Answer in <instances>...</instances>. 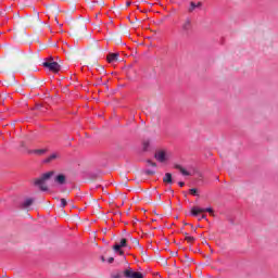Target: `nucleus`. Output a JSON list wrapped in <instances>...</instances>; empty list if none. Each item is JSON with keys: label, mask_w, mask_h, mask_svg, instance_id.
Listing matches in <instances>:
<instances>
[{"label": "nucleus", "mask_w": 278, "mask_h": 278, "mask_svg": "<svg viewBox=\"0 0 278 278\" xmlns=\"http://www.w3.org/2000/svg\"><path fill=\"white\" fill-rule=\"evenodd\" d=\"M55 176V172L50 170L47 172L45 174H42L39 178H35L33 180L34 186H38L39 190H41L42 192H47V190H49V187H47V181H49V179H51V177Z\"/></svg>", "instance_id": "obj_1"}, {"label": "nucleus", "mask_w": 278, "mask_h": 278, "mask_svg": "<svg viewBox=\"0 0 278 278\" xmlns=\"http://www.w3.org/2000/svg\"><path fill=\"white\" fill-rule=\"evenodd\" d=\"M43 66L45 68H48L52 73H60V70L62 68V66L55 61L43 62Z\"/></svg>", "instance_id": "obj_2"}, {"label": "nucleus", "mask_w": 278, "mask_h": 278, "mask_svg": "<svg viewBox=\"0 0 278 278\" xmlns=\"http://www.w3.org/2000/svg\"><path fill=\"white\" fill-rule=\"evenodd\" d=\"M124 277L126 278H144V275L140 271H134L131 268L124 270Z\"/></svg>", "instance_id": "obj_3"}, {"label": "nucleus", "mask_w": 278, "mask_h": 278, "mask_svg": "<svg viewBox=\"0 0 278 278\" xmlns=\"http://www.w3.org/2000/svg\"><path fill=\"white\" fill-rule=\"evenodd\" d=\"M201 8H203V2L191 1L189 3L188 12H189V14H192V12H194V10H201Z\"/></svg>", "instance_id": "obj_4"}, {"label": "nucleus", "mask_w": 278, "mask_h": 278, "mask_svg": "<svg viewBox=\"0 0 278 278\" xmlns=\"http://www.w3.org/2000/svg\"><path fill=\"white\" fill-rule=\"evenodd\" d=\"M181 29L185 34H189L190 30L192 29V22L190 20H186L182 23Z\"/></svg>", "instance_id": "obj_5"}, {"label": "nucleus", "mask_w": 278, "mask_h": 278, "mask_svg": "<svg viewBox=\"0 0 278 278\" xmlns=\"http://www.w3.org/2000/svg\"><path fill=\"white\" fill-rule=\"evenodd\" d=\"M155 160H157V162L164 163L166 162L167 157H166V152L165 151H159L155 153L154 155Z\"/></svg>", "instance_id": "obj_6"}, {"label": "nucleus", "mask_w": 278, "mask_h": 278, "mask_svg": "<svg viewBox=\"0 0 278 278\" xmlns=\"http://www.w3.org/2000/svg\"><path fill=\"white\" fill-rule=\"evenodd\" d=\"M54 181L60 186H64V184H66V176L64 174H59L54 176Z\"/></svg>", "instance_id": "obj_7"}, {"label": "nucleus", "mask_w": 278, "mask_h": 278, "mask_svg": "<svg viewBox=\"0 0 278 278\" xmlns=\"http://www.w3.org/2000/svg\"><path fill=\"white\" fill-rule=\"evenodd\" d=\"M35 23H40V15L36 13L35 17L26 18V25H35Z\"/></svg>", "instance_id": "obj_8"}, {"label": "nucleus", "mask_w": 278, "mask_h": 278, "mask_svg": "<svg viewBox=\"0 0 278 278\" xmlns=\"http://www.w3.org/2000/svg\"><path fill=\"white\" fill-rule=\"evenodd\" d=\"M106 60L110 64H112V62H118V53H110Z\"/></svg>", "instance_id": "obj_9"}, {"label": "nucleus", "mask_w": 278, "mask_h": 278, "mask_svg": "<svg viewBox=\"0 0 278 278\" xmlns=\"http://www.w3.org/2000/svg\"><path fill=\"white\" fill-rule=\"evenodd\" d=\"M48 12H50V14H59L60 12V7L55 5V4H50L48 7Z\"/></svg>", "instance_id": "obj_10"}, {"label": "nucleus", "mask_w": 278, "mask_h": 278, "mask_svg": "<svg viewBox=\"0 0 278 278\" xmlns=\"http://www.w3.org/2000/svg\"><path fill=\"white\" fill-rule=\"evenodd\" d=\"M28 153H30V155H45L47 149L30 150Z\"/></svg>", "instance_id": "obj_11"}, {"label": "nucleus", "mask_w": 278, "mask_h": 278, "mask_svg": "<svg viewBox=\"0 0 278 278\" xmlns=\"http://www.w3.org/2000/svg\"><path fill=\"white\" fill-rule=\"evenodd\" d=\"M205 211L202 207L193 206L191 208V216H197L198 214H203Z\"/></svg>", "instance_id": "obj_12"}, {"label": "nucleus", "mask_w": 278, "mask_h": 278, "mask_svg": "<svg viewBox=\"0 0 278 278\" xmlns=\"http://www.w3.org/2000/svg\"><path fill=\"white\" fill-rule=\"evenodd\" d=\"M174 167L176 168V170H180L181 175H185V177H190V173L186 170V168H184L181 165L177 164Z\"/></svg>", "instance_id": "obj_13"}, {"label": "nucleus", "mask_w": 278, "mask_h": 278, "mask_svg": "<svg viewBox=\"0 0 278 278\" xmlns=\"http://www.w3.org/2000/svg\"><path fill=\"white\" fill-rule=\"evenodd\" d=\"M86 23L81 22L80 24L77 25V31L79 34H86L87 31Z\"/></svg>", "instance_id": "obj_14"}, {"label": "nucleus", "mask_w": 278, "mask_h": 278, "mask_svg": "<svg viewBox=\"0 0 278 278\" xmlns=\"http://www.w3.org/2000/svg\"><path fill=\"white\" fill-rule=\"evenodd\" d=\"M163 182L164 184H173V174L166 173L165 176L163 177Z\"/></svg>", "instance_id": "obj_15"}, {"label": "nucleus", "mask_w": 278, "mask_h": 278, "mask_svg": "<svg viewBox=\"0 0 278 278\" xmlns=\"http://www.w3.org/2000/svg\"><path fill=\"white\" fill-rule=\"evenodd\" d=\"M60 159V154L58 153H52L49 157L46 159V164H49V162H53V160Z\"/></svg>", "instance_id": "obj_16"}, {"label": "nucleus", "mask_w": 278, "mask_h": 278, "mask_svg": "<svg viewBox=\"0 0 278 278\" xmlns=\"http://www.w3.org/2000/svg\"><path fill=\"white\" fill-rule=\"evenodd\" d=\"M182 236H185V240L189 243L192 244V242H194V237L188 235V232H182Z\"/></svg>", "instance_id": "obj_17"}, {"label": "nucleus", "mask_w": 278, "mask_h": 278, "mask_svg": "<svg viewBox=\"0 0 278 278\" xmlns=\"http://www.w3.org/2000/svg\"><path fill=\"white\" fill-rule=\"evenodd\" d=\"M33 203H34V199L28 198V199H26V200L24 201L23 205H24L25 207H29L30 205H33Z\"/></svg>", "instance_id": "obj_18"}, {"label": "nucleus", "mask_w": 278, "mask_h": 278, "mask_svg": "<svg viewBox=\"0 0 278 278\" xmlns=\"http://www.w3.org/2000/svg\"><path fill=\"white\" fill-rule=\"evenodd\" d=\"M190 194H192V197H199V189L197 188H192L189 190Z\"/></svg>", "instance_id": "obj_19"}, {"label": "nucleus", "mask_w": 278, "mask_h": 278, "mask_svg": "<svg viewBox=\"0 0 278 278\" xmlns=\"http://www.w3.org/2000/svg\"><path fill=\"white\" fill-rule=\"evenodd\" d=\"M122 249L127 247V239H122L121 243L118 244Z\"/></svg>", "instance_id": "obj_20"}, {"label": "nucleus", "mask_w": 278, "mask_h": 278, "mask_svg": "<svg viewBox=\"0 0 278 278\" xmlns=\"http://www.w3.org/2000/svg\"><path fill=\"white\" fill-rule=\"evenodd\" d=\"M132 244H136V247H140V241H138V239L136 238H130Z\"/></svg>", "instance_id": "obj_21"}, {"label": "nucleus", "mask_w": 278, "mask_h": 278, "mask_svg": "<svg viewBox=\"0 0 278 278\" xmlns=\"http://www.w3.org/2000/svg\"><path fill=\"white\" fill-rule=\"evenodd\" d=\"M148 166H153L155 168V166H157V164L153 161H147Z\"/></svg>", "instance_id": "obj_22"}, {"label": "nucleus", "mask_w": 278, "mask_h": 278, "mask_svg": "<svg viewBox=\"0 0 278 278\" xmlns=\"http://www.w3.org/2000/svg\"><path fill=\"white\" fill-rule=\"evenodd\" d=\"M121 245L119 244H115L114 247H113V250L116 252V253H118V251H121Z\"/></svg>", "instance_id": "obj_23"}, {"label": "nucleus", "mask_w": 278, "mask_h": 278, "mask_svg": "<svg viewBox=\"0 0 278 278\" xmlns=\"http://www.w3.org/2000/svg\"><path fill=\"white\" fill-rule=\"evenodd\" d=\"M66 199H61V207H66Z\"/></svg>", "instance_id": "obj_24"}, {"label": "nucleus", "mask_w": 278, "mask_h": 278, "mask_svg": "<svg viewBox=\"0 0 278 278\" xmlns=\"http://www.w3.org/2000/svg\"><path fill=\"white\" fill-rule=\"evenodd\" d=\"M204 212H208V214H214V210L212 207L203 208Z\"/></svg>", "instance_id": "obj_25"}, {"label": "nucleus", "mask_w": 278, "mask_h": 278, "mask_svg": "<svg viewBox=\"0 0 278 278\" xmlns=\"http://www.w3.org/2000/svg\"><path fill=\"white\" fill-rule=\"evenodd\" d=\"M146 175H155V172L148 169V170H146Z\"/></svg>", "instance_id": "obj_26"}, {"label": "nucleus", "mask_w": 278, "mask_h": 278, "mask_svg": "<svg viewBox=\"0 0 278 278\" xmlns=\"http://www.w3.org/2000/svg\"><path fill=\"white\" fill-rule=\"evenodd\" d=\"M185 257H186L187 262H189V263L193 262V260L191 257H189L188 255H185Z\"/></svg>", "instance_id": "obj_27"}, {"label": "nucleus", "mask_w": 278, "mask_h": 278, "mask_svg": "<svg viewBox=\"0 0 278 278\" xmlns=\"http://www.w3.org/2000/svg\"><path fill=\"white\" fill-rule=\"evenodd\" d=\"M178 186H180V188H184V186H186V182L179 181V182H178Z\"/></svg>", "instance_id": "obj_28"}, {"label": "nucleus", "mask_w": 278, "mask_h": 278, "mask_svg": "<svg viewBox=\"0 0 278 278\" xmlns=\"http://www.w3.org/2000/svg\"><path fill=\"white\" fill-rule=\"evenodd\" d=\"M170 255H173V257H177V255H179L178 252H170Z\"/></svg>", "instance_id": "obj_29"}, {"label": "nucleus", "mask_w": 278, "mask_h": 278, "mask_svg": "<svg viewBox=\"0 0 278 278\" xmlns=\"http://www.w3.org/2000/svg\"><path fill=\"white\" fill-rule=\"evenodd\" d=\"M108 262H109V264H113L114 263V257H109Z\"/></svg>", "instance_id": "obj_30"}, {"label": "nucleus", "mask_w": 278, "mask_h": 278, "mask_svg": "<svg viewBox=\"0 0 278 278\" xmlns=\"http://www.w3.org/2000/svg\"><path fill=\"white\" fill-rule=\"evenodd\" d=\"M143 147H144V149H147V147H149V141H146V142L143 143Z\"/></svg>", "instance_id": "obj_31"}, {"label": "nucleus", "mask_w": 278, "mask_h": 278, "mask_svg": "<svg viewBox=\"0 0 278 278\" xmlns=\"http://www.w3.org/2000/svg\"><path fill=\"white\" fill-rule=\"evenodd\" d=\"M203 218H206V216L202 215L201 217L198 218V220H203Z\"/></svg>", "instance_id": "obj_32"}, {"label": "nucleus", "mask_w": 278, "mask_h": 278, "mask_svg": "<svg viewBox=\"0 0 278 278\" xmlns=\"http://www.w3.org/2000/svg\"><path fill=\"white\" fill-rule=\"evenodd\" d=\"M117 253H119V255H125V252H123L122 250H119Z\"/></svg>", "instance_id": "obj_33"}, {"label": "nucleus", "mask_w": 278, "mask_h": 278, "mask_svg": "<svg viewBox=\"0 0 278 278\" xmlns=\"http://www.w3.org/2000/svg\"><path fill=\"white\" fill-rule=\"evenodd\" d=\"M113 278H121V275L119 274L114 275Z\"/></svg>", "instance_id": "obj_34"}, {"label": "nucleus", "mask_w": 278, "mask_h": 278, "mask_svg": "<svg viewBox=\"0 0 278 278\" xmlns=\"http://www.w3.org/2000/svg\"><path fill=\"white\" fill-rule=\"evenodd\" d=\"M131 5V2H126V8H129Z\"/></svg>", "instance_id": "obj_35"}, {"label": "nucleus", "mask_w": 278, "mask_h": 278, "mask_svg": "<svg viewBox=\"0 0 278 278\" xmlns=\"http://www.w3.org/2000/svg\"><path fill=\"white\" fill-rule=\"evenodd\" d=\"M101 262H105V256H101Z\"/></svg>", "instance_id": "obj_36"}, {"label": "nucleus", "mask_w": 278, "mask_h": 278, "mask_svg": "<svg viewBox=\"0 0 278 278\" xmlns=\"http://www.w3.org/2000/svg\"><path fill=\"white\" fill-rule=\"evenodd\" d=\"M55 22L58 23V25H60V22H58V17H55Z\"/></svg>", "instance_id": "obj_37"}, {"label": "nucleus", "mask_w": 278, "mask_h": 278, "mask_svg": "<svg viewBox=\"0 0 278 278\" xmlns=\"http://www.w3.org/2000/svg\"><path fill=\"white\" fill-rule=\"evenodd\" d=\"M190 227H191V229H194V226H192V224H190Z\"/></svg>", "instance_id": "obj_38"}, {"label": "nucleus", "mask_w": 278, "mask_h": 278, "mask_svg": "<svg viewBox=\"0 0 278 278\" xmlns=\"http://www.w3.org/2000/svg\"><path fill=\"white\" fill-rule=\"evenodd\" d=\"M180 233H184V228H181Z\"/></svg>", "instance_id": "obj_39"}, {"label": "nucleus", "mask_w": 278, "mask_h": 278, "mask_svg": "<svg viewBox=\"0 0 278 278\" xmlns=\"http://www.w3.org/2000/svg\"><path fill=\"white\" fill-rule=\"evenodd\" d=\"M59 27H62V24H59Z\"/></svg>", "instance_id": "obj_40"}, {"label": "nucleus", "mask_w": 278, "mask_h": 278, "mask_svg": "<svg viewBox=\"0 0 278 278\" xmlns=\"http://www.w3.org/2000/svg\"><path fill=\"white\" fill-rule=\"evenodd\" d=\"M185 225H191V224L185 223Z\"/></svg>", "instance_id": "obj_41"}]
</instances>
